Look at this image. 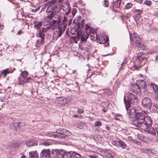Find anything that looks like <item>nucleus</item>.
<instances>
[{"instance_id": "6", "label": "nucleus", "mask_w": 158, "mask_h": 158, "mask_svg": "<svg viewBox=\"0 0 158 158\" xmlns=\"http://www.w3.org/2000/svg\"><path fill=\"white\" fill-rule=\"evenodd\" d=\"M125 105L130 118H132L134 116V115H135V113H136V109L134 107H131L130 104L126 103V102L125 101Z\"/></svg>"}, {"instance_id": "30", "label": "nucleus", "mask_w": 158, "mask_h": 158, "mask_svg": "<svg viewBox=\"0 0 158 158\" xmlns=\"http://www.w3.org/2000/svg\"><path fill=\"white\" fill-rule=\"evenodd\" d=\"M22 78H26L28 75V72L26 71H24L21 72Z\"/></svg>"}, {"instance_id": "42", "label": "nucleus", "mask_w": 158, "mask_h": 158, "mask_svg": "<svg viewBox=\"0 0 158 158\" xmlns=\"http://www.w3.org/2000/svg\"><path fill=\"white\" fill-rule=\"evenodd\" d=\"M77 12V10L75 8H73L72 10V13L73 17L74 16Z\"/></svg>"}, {"instance_id": "29", "label": "nucleus", "mask_w": 158, "mask_h": 158, "mask_svg": "<svg viewBox=\"0 0 158 158\" xmlns=\"http://www.w3.org/2000/svg\"><path fill=\"white\" fill-rule=\"evenodd\" d=\"M105 156L108 158H113V156L111 155V152L110 151H106L105 152Z\"/></svg>"}, {"instance_id": "41", "label": "nucleus", "mask_w": 158, "mask_h": 158, "mask_svg": "<svg viewBox=\"0 0 158 158\" xmlns=\"http://www.w3.org/2000/svg\"><path fill=\"white\" fill-rule=\"evenodd\" d=\"M46 0L48 1V2L49 3H50L51 4H54L56 2V0Z\"/></svg>"}, {"instance_id": "43", "label": "nucleus", "mask_w": 158, "mask_h": 158, "mask_svg": "<svg viewBox=\"0 0 158 158\" xmlns=\"http://www.w3.org/2000/svg\"><path fill=\"white\" fill-rule=\"evenodd\" d=\"M144 3L145 4L149 6L151 4V2L150 1L146 0L144 1Z\"/></svg>"}, {"instance_id": "36", "label": "nucleus", "mask_w": 158, "mask_h": 158, "mask_svg": "<svg viewBox=\"0 0 158 158\" xmlns=\"http://www.w3.org/2000/svg\"><path fill=\"white\" fill-rule=\"evenodd\" d=\"M60 21H59V20H56V19H54L51 24L52 25H54L56 23H57V24H59L60 23Z\"/></svg>"}, {"instance_id": "63", "label": "nucleus", "mask_w": 158, "mask_h": 158, "mask_svg": "<svg viewBox=\"0 0 158 158\" xmlns=\"http://www.w3.org/2000/svg\"><path fill=\"white\" fill-rule=\"evenodd\" d=\"M156 131L157 135L158 136V127L157 128H156Z\"/></svg>"}, {"instance_id": "21", "label": "nucleus", "mask_w": 158, "mask_h": 158, "mask_svg": "<svg viewBox=\"0 0 158 158\" xmlns=\"http://www.w3.org/2000/svg\"><path fill=\"white\" fill-rule=\"evenodd\" d=\"M72 158H81L80 154L75 152H73L71 154Z\"/></svg>"}, {"instance_id": "61", "label": "nucleus", "mask_w": 158, "mask_h": 158, "mask_svg": "<svg viewBox=\"0 0 158 158\" xmlns=\"http://www.w3.org/2000/svg\"><path fill=\"white\" fill-rule=\"evenodd\" d=\"M106 129L107 130H109L110 129V127H107V126H106Z\"/></svg>"}, {"instance_id": "35", "label": "nucleus", "mask_w": 158, "mask_h": 158, "mask_svg": "<svg viewBox=\"0 0 158 158\" xmlns=\"http://www.w3.org/2000/svg\"><path fill=\"white\" fill-rule=\"evenodd\" d=\"M119 139H118V141H112V144L118 147Z\"/></svg>"}, {"instance_id": "49", "label": "nucleus", "mask_w": 158, "mask_h": 158, "mask_svg": "<svg viewBox=\"0 0 158 158\" xmlns=\"http://www.w3.org/2000/svg\"><path fill=\"white\" fill-rule=\"evenodd\" d=\"M72 19H70L69 21V22H68V25L69 26H70L71 23H72Z\"/></svg>"}, {"instance_id": "64", "label": "nucleus", "mask_w": 158, "mask_h": 158, "mask_svg": "<svg viewBox=\"0 0 158 158\" xmlns=\"http://www.w3.org/2000/svg\"><path fill=\"white\" fill-rule=\"evenodd\" d=\"M102 110L103 112H106L107 111V109H103Z\"/></svg>"}, {"instance_id": "53", "label": "nucleus", "mask_w": 158, "mask_h": 158, "mask_svg": "<svg viewBox=\"0 0 158 158\" xmlns=\"http://www.w3.org/2000/svg\"><path fill=\"white\" fill-rule=\"evenodd\" d=\"M155 61L156 63H158V55L155 57Z\"/></svg>"}, {"instance_id": "34", "label": "nucleus", "mask_w": 158, "mask_h": 158, "mask_svg": "<svg viewBox=\"0 0 158 158\" xmlns=\"http://www.w3.org/2000/svg\"><path fill=\"white\" fill-rule=\"evenodd\" d=\"M42 145L45 146H48L52 145V143L51 142L47 141L43 142L41 143Z\"/></svg>"}, {"instance_id": "48", "label": "nucleus", "mask_w": 158, "mask_h": 158, "mask_svg": "<svg viewBox=\"0 0 158 158\" xmlns=\"http://www.w3.org/2000/svg\"><path fill=\"white\" fill-rule=\"evenodd\" d=\"M133 141L138 145H140L141 144V143L140 142L138 141H137L135 140H134Z\"/></svg>"}, {"instance_id": "62", "label": "nucleus", "mask_w": 158, "mask_h": 158, "mask_svg": "<svg viewBox=\"0 0 158 158\" xmlns=\"http://www.w3.org/2000/svg\"><path fill=\"white\" fill-rule=\"evenodd\" d=\"M73 116L75 118H77L78 117V115L77 114H74L73 115Z\"/></svg>"}, {"instance_id": "55", "label": "nucleus", "mask_w": 158, "mask_h": 158, "mask_svg": "<svg viewBox=\"0 0 158 158\" xmlns=\"http://www.w3.org/2000/svg\"><path fill=\"white\" fill-rule=\"evenodd\" d=\"M114 118L115 119L117 120H119L120 118H119L118 117H117L116 115V116L114 117Z\"/></svg>"}, {"instance_id": "17", "label": "nucleus", "mask_w": 158, "mask_h": 158, "mask_svg": "<svg viewBox=\"0 0 158 158\" xmlns=\"http://www.w3.org/2000/svg\"><path fill=\"white\" fill-rule=\"evenodd\" d=\"M38 156V154L36 151H32L29 152V157L31 158H36Z\"/></svg>"}, {"instance_id": "4", "label": "nucleus", "mask_w": 158, "mask_h": 158, "mask_svg": "<svg viewBox=\"0 0 158 158\" xmlns=\"http://www.w3.org/2000/svg\"><path fill=\"white\" fill-rule=\"evenodd\" d=\"M127 100L126 99L125 95L124 97V104H125V100L126 103H131V104H135L137 103L138 99L136 97L134 94L131 93H128L127 95Z\"/></svg>"}, {"instance_id": "52", "label": "nucleus", "mask_w": 158, "mask_h": 158, "mask_svg": "<svg viewBox=\"0 0 158 158\" xmlns=\"http://www.w3.org/2000/svg\"><path fill=\"white\" fill-rule=\"evenodd\" d=\"M89 158H97L94 155H89L88 156Z\"/></svg>"}, {"instance_id": "27", "label": "nucleus", "mask_w": 158, "mask_h": 158, "mask_svg": "<svg viewBox=\"0 0 158 158\" xmlns=\"http://www.w3.org/2000/svg\"><path fill=\"white\" fill-rule=\"evenodd\" d=\"M53 17L55 19L58 20L60 22L61 16L59 13H56L54 14Z\"/></svg>"}, {"instance_id": "15", "label": "nucleus", "mask_w": 158, "mask_h": 158, "mask_svg": "<svg viewBox=\"0 0 158 158\" xmlns=\"http://www.w3.org/2000/svg\"><path fill=\"white\" fill-rule=\"evenodd\" d=\"M150 90L151 91L152 93H154L156 94H157L158 92V88L156 85L155 84H150Z\"/></svg>"}, {"instance_id": "47", "label": "nucleus", "mask_w": 158, "mask_h": 158, "mask_svg": "<svg viewBox=\"0 0 158 158\" xmlns=\"http://www.w3.org/2000/svg\"><path fill=\"white\" fill-rule=\"evenodd\" d=\"M83 110L82 109H81L80 108H79L77 110V112L78 113H82L83 112Z\"/></svg>"}, {"instance_id": "23", "label": "nucleus", "mask_w": 158, "mask_h": 158, "mask_svg": "<svg viewBox=\"0 0 158 158\" xmlns=\"http://www.w3.org/2000/svg\"><path fill=\"white\" fill-rule=\"evenodd\" d=\"M18 125L16 123H12L10 125V127L12 129L16 130L17 129Z\"/></svg>"}, {"instance_id": "3", "label": "nucleus", "mask_w": 158, "mask_h": 158, "mask_svg": "<svg viewBox=\"0 0 158 158\" xmlns=\"http://www.w3.org/2000/svg\"><path fill=\"white\" fill-rule=\"evenodd\" d=\"M56 132L59 134H61L62 135H55L53 133H51L48 134V135L49 136H54L55 138L57 137L59 138H63L65 137V135H67L70 136L71 133L70 131L67 130L65 129H63L62 128H59L56 131Z\"/></svg>"}, {"instance_id": "45", "label": "nucleus", "mask_w": 158, "mask_h": 158, "mask_svg": "<svg viewBox=\"0 0 158 158\" xmlns=\"http://www.w3.org/2000/svg\"><path fill=\"white\" fill-rule=\"evenodd\" d=\"M50 158H59L58 155L55 153V154H53L51 156Z\"/></svg>"}, {"instance_id": "58", "label": "nucleus", "mask_w": 158, "mask_h": 158, "mask_svg": "<svg viewBox=\"0 0 158 158\" xmlns=\"http://www.w3.org/2000/svg\"><path fill=\"white\" fill-rule=\"evenodd\" d=\"M154 141V142L158 143V137L155 139Z\"/></svg>"}, {"instance_id": "37", "label": "nucleus", "mask_w": 158, "mask_h": 158, "mask_svg": "<svg viewBox=\"0 0 158 158\" xmlns=\"http://www.w3.org/2000/svg\"><path fill=\"white\" fill-rule=\"evenodd\" d=\"M137 137L140 140L143 141L144 136L142 134H139L138 135Z\"/></svg>"}, {"instance_id": "54", "label": "nucleus", "mask_w": 158, "mask_h": 158, "mask_svg": "<svg viewBox=\"0 0 158 158\" xmlns=\"http://www.w3.org/2000/svg\"><path fill=\"white\" fill-rule=\"evenodd\" d=\"M80 125L78 127L80 128L81 129L82 128V123H79Z\"/></svg>"}, {"instance_id": "16", "label": "nucleus", "mask_w": 158, "mask_h": 158, "mask_svg": "<svg viewBox=\"0 0 158 158\" xmlns=\"http://www.w3.org/2000/svg\"><path fill=\"white\" fill-rule=\"evenodd\" d=\"M34 24V27L37 29H39L42 26L43 21H38L37 22L36 20H35L33 22Z\"/></svg>"}, {"instance_id": "39", "label": "nucleus", "mask_w": 158, "mask_h": 158, "mask_svg": "<svg viewBox=\"0 0 158 158\" xmlns=\"http://www.w3.org/2000/svg\"><path fill=\"white\" fill-rule=\"evenodd\" d=\"M26 144L28 147H30L35 145L34 143L32 142H28L26 143Z\"/></svg>"}, {"instance_id": "60", "label": "nucleus", "mask_w": 158, "mask_h": 158, "mask_svg": "<svg viewBox=\"0 0 158 158\" xmlns=\"http://www.w3.org/2000/svg\"><path fill=\"white\" fill-rule=\"evenodd\" d=\"M22 32V31L21 30H20L18 32L17 34L18 35H20L21 34Z\"/></svg>"}, {"instance_id": "46", "label": "nucleus", "mask_w": 158, "mask_h": 158, "mask_svg": "<svg viewBox=\"0 0 158 158\" xmlns=\"http://www.w3.org/2000/svg\"><path fill=\"white\" fill-rule=\"evenodd\" d=\"M108 2L107 1L105 0L104 1V6L105 7H107L108 5Z\"/></svg>"}, {"instance_id": "8", "label": "nucleus", "mask_w": 158, "mask_h": 158, "mask_svg": "<svg viewBox=\"0 0 158 158\" xmlns=\"http://www.w3.org/2000/svg\"><path fill=\"white\" fill-rule=\"evenodd\" d=\"M141 103L144 107L149 109L152 106V101L150 98L145 97L142 99Z\"/></svg>"}, {"instance_id": "32", "label": "nucleus", "mask_w": 158, "mask_h": 158, "mask_svg": "<svg viewBox=\"0 0 158 158\" xmlns=\"http://www.w3.org/2000/svg\"><path fill=\"white\" fill-rule=\"evenodd\" d=\"M133 4L130 3H128L125 6V8L126 9H128L131 8Z\"/></svg>"}, {"instance_id": "19", "label": "nucleus", "mask_w": 158, "mask_h": 158, "mask_svg": "<svg viewBox=\"0 0 158 158\" xmlns=\"http://www.w3.org/2000/svg\"><path fill=\"white\" fill-rule=\"evenodd\" d=\"M44 32H45V31L42 28L39 31V36L43 40L44 39V36L45 35Z\"/></svg>"}, {"instance_id": "31", "label": "nucleus", "mask_w": 158, "mask_h": 158, "mask_svg": "<svg viewBox=\"0 0 158 158\" xmlns=\"http://www.w3.org/2000/svg\"><path fill=\"white\" fill-rule=\"evenodd\" d=\"M121 2V0H117L115 5V6L116 8H120Z\"/></svg>"}, {"instance_id": "56", "label": "nucleus", "mask_w": 158, "mask_h": 158, "mask_svg": "<svg viewBox=\"0 0 158 158\" xmlns=\"http://www.w3.org/2000/svg\"><path fill=\"white\" fill-rule=\"evenodd\" d=\"M116 115L119 118H121L122 117V116H123V115L120 114H116Z\"/></svg>"}, {"instance_id": "20", "label": "nucleus", "mask_w": 158, "mask_h": 158, "mask_svg": "<svg viewBox=\"0 0 158 158\" xmlns=\"http://www.w3.org/2000/svg\"><path fill=\"white\" fill-rule=\"evenodd\" d=\"M118 147H121L123 149L127 147V145L124 142L121 140L119 139Z\"/></svg>"}, {"instance_id": "5", "label": "nucleus", "mask_w": 158, "mask_h": 158, "mask_svg": "<svg viewBox=\"0 0 158 158\" xmlns=\"http://www.w3.org/2000/svg\"><path fill=\"white\" fill-rule=\"evenodd\" d=\"M148 123L146 124L145 125L146 126V128H144L145 129H142V130L148 132L149 133L155 135L156 134V131L153 127H152L151 126L152 124V119H150L148 118V119H146Z\"/></svg>"}, {"instance_id": "10", "label": "nucleus", "mask_w": 158, "mask_h": 158, "mask_svg": "<svg viewBox=\"0 0 158 158\" xmlns=\"http://www.w3.org/2000/svg\"><path fill=\"white\" fill-rule=\"evenodd\" d=\"M89 35L87 32H82L80 35H78L77 36V39H81V42H85L86 41L87 38H88Z\"/></svg>"}, {"instance_id": "1", "label": "nucleus", "mask_w": 158, "mask_h": 158, "mask_svg": "<svg viewBox=\"0 0 158 158\" xmlns=\"http://www.w3.org/2000/svg\"><path fill=\"white\" fill-rule=\"evenodd\" d=\"M149 118L151 119L148 116H145L142 112L136 113L135 118L133 120L131 121L130 123L133 124L135 127H138L141 129H145V125L148 123L147 119Z\"/></svg>"}, {"instance_id": "12", "label": "nucleus", "mask_w": 158, "mask_h": 158, "mask_svg": "<svg viewBox=\"0 0 158 158\" xmlns=\"http://www.w3.org/2000/svg\"><path fill=\"white\" fill-rule=\"evenodd\" d=\"M146 58L144 57L143 55L140 56L139 54H138V55L136 56L135 63L137 62L139 63L137 64L138 65H141L140 64L141 62H143V64H144L146 62Z\"/></svg>"}, {"instance_id": "44", "label": "nucleus", "mask_w": 158, "mask_h": 158, "mask_svg": "<svg viewBox=\"0 0 158 158\" xmlns=\"http://www.w3.org/2000/svg\"><path fill=\"white\" fill-rule=\"evenodd\" d=\"M135 14L138 15L141 13L142 11L139 10L135 9Z\"/></svg>"}, {"instance_id": "40", "label": "nucleus", "mask_w": 158, "mask_h": 158, "mask_svg": "<svg viewBox=\"0 0 158 158\" xmlns=\"http://www.w3.org/2000/svg\"><path fill=\"white\" fill-rule=\"evenodd\" d=\"M53 13H52L50 15L47 16V18L49 19H52L53 18Z\"/></svg>"}, {"instance_id": "57", "label": "nucleus", "mask_w": 158, "mask_h": 158, "mask_svg": "<svg viewBox=\"0 0 158 158\" xmlns=\"http://www.w3.org/2000/svg\"><path fill=\"white\" fill-rule=\"evenodd\" d=\"M89 27L88 25L86 24L85 25V29L87 30H88L89 28Z\"/></svg>"}, {"instance_id": "38", "label": "nucleus", "mask_w": 158, "mask_h": 158, "mask_svg": "<svg viewBox=\"0 0 158 158\" xmlns=\"http://www.w3.org/2000/svg\"><path fill=\"white\" fill-rule=\"evenodd\" d=\"M102 123L99 121H97L95 122L94 126L95 127L101 126L102 125Z\"/></svg>"}, {"instance_id": "9", "label": "nucleus", "mask_w": 158, "mask_h": 158, "mask_svg": "<svg viewBox=\"0 0 158 158\" xmlns=\"http://www.w3.org/2000/svg\"><path fill=\"white\" fill-rule=\"evenodd\" d=\"M61 9L64 12L65 14L67 15L69 14L71 11V7L70 5L68 2H64L62 3Z\"/></svg>"}, {"instance_id": "26", "label": "nucleus", "mask_w": 158, "mask_h": 158, "mask_svg": "<svg viewBox=\"0 0 158 158\" xmlns=\"http://www.w3.org/2000/svg\"><path fill=\"white\" fill-rule=\"evenodd\" d=\"M44 39L43 40L41 39L38 40H36V45L37 47L40 46V45L42 44L43 43V42L44 41Z\"/></svg>"}, {"instance_id": "25", "label": "nucleus", "mask_w": 158, "mask_h": 158, "mask_svg": "<svg viewBox=\"0 0 158 158\" xmlns=\"http://www.w3.org/2000/svg\"><path fill=\"white\" fill-rule=\"evenodd\" d=\"M54 6L52 5H49L46 10V12L48 13H53Z\"/></svg>"}, {"instance_id": "13", "label": "nucleus", "mask_w": 158, "mask_h": 158, "mask_svg": "<svg viewBox=\"0 0 158 158\" xmlns=\"http://www.w3.org/2000/svg\"><path fill=\"white\" fill-rule=\"evenodd\" d=\"M131 87V90L135 93H138L141 91V89L136 83L132 84Z\"/></svg>"}, {"instance_id": "2", "label": "nucleus", "mask_w": 158, "mask_h": 158, "mask_svg": "<svg viewBox=\"0 0 158 158\" xmlns=\"http://www.w3.org/2000/svg\"><path fill=\"white\" fill-rule=\"evenodd\" d=\"M130 38L132 44L137 46H139L140 47L143 45V44L141 43L139 36L136 33L133 32V34L130 33Z\"/></svg>"}, {"instance_id": "51", "label": "nucleus", "mask_w": 158, "mask_h": 158, "mask_svg": "<svg viewBox=\"0 0 158 158\" xmlns=\"http://www.w3.org/2000/svg\"><path fill=\"white\" fill-rule=\"evenodd\" d=\"M31 77H28L26 78V81H27V82L30 80H31Z\"/></svg>"}, {"instance_id": "50", "label": "nucleus", "mask_w": 158, "mask_h": 158, "mask_svg": "<svg viewBox=\"0 0 158 158\" xmlns=\"http://www.w3.org/2000/svg\"><path fill=\"white\" fill-rule=\"evenodd\" d=\"M18 125L17 128L22 127V124L19 122L17 123Z\"/></svg>"}, {"instance_id": "18", "label": "nucleus", "mask_w": 158, "mask_h": 158, "mask_svg": "<svg viewBox=\"0 0 158 158\" xmlns=\"http://www.w3.org/2000/svg\"><path fill=\"white\" fill-rule=\"evenodd\" d=\"M67 21L68 19L65 16H64L62 20V24L61 25L59 24L58 26H63V28L65 29L67 25Z\"/></svg>"}, {"instance_id": "7", "label": "nucleus", "mask_w": 158, "mask_h": 158, "mask_svg": "<svg viewBox=\"0 0 158 158\" xmlns=\"http://www.w3.org/2000/svg\"><path fill=\"white\" fill-rule=\"evenodd\" d=\"M64 30L65 29L63 28V26H58L57 29L54 32L53 35L54 39L56 40L58 37L61 36Z\"/></svg>"}, {"instance_id": "28", "label": "nucleus", "mask_w": 158, "mask_h": 158, "mask_svg": "<svg viewBox=\"0 0 158 158\" xmlns=\"http://www.w3.org/2000/svg\"><path fill=\"white\" fill-rule=\"evenodd\" d=\"M23 78V79H21V78H19V85H22L27 82V81H26V78Z\"/></svg>"}, {"instance_id": "14", "label": "nucleus", "mask_w": 158, "mask_h": 158, "mask_svg": "<svg viewBox=\"0 0 158 158\" xmlns=\"http://www.w3.org/2000/svg\"><path fill=\"white\" fill-rule=\"evenodd\" d=\"M136 83L140 89H145L147 87L146 83L143 80H139L137 81Z\"/></svg>"}, {"instance_id": "33", "label": "nucleus", "mask_w": 158, "mask_h": 158, "mask_svg": "<svg viewBox=\"0 0 158 158\" xmlns=\"http://www.w3.org/2000/svg\"><path fill=\"white\" fill-rule=\"evenodd\" d=\"M99 40L100 41V43L101 44H104L106 42V40H105V39L103 37H101L99 38Z\"/></svg>"}, {"instance_id": "11", "label": "nucleus", "mask_w": 158, "mask_h": 158, "mask_svg": "<svg viewBox=\"0 0 158 158\" xmlns=\"http://www.w3.org/2000/svg\"><path fill=\"white\" fill-rule=\"evenodd\" d=\"M50 152V150L49 149H43L40 154V158H49Z\"/></svg>"}, {"instance_id": "59", "label": "nucleus", "mask_w": 158, "mask_h": 158, "mask_svg": "<svg viewBox=\"0 0 158 158\" xmlns=\"http://www.w3.org/2000/svg\"><path fill=\"white\" fill-rule=\"evenodd\" d=\"M137 2H138V3H141L142 1L143 0H135Z\"/></svg>"}, {"instance_id": "22", "label": "nucleus", "mask_w": 158, "mask_h": 158, "mask_svg": "<svg viewBox=\"0 0 158 158\" xmlns=\"http://www.w3.org/2000/svg\"><path fill=\"white\" fill-rule=\"evenodd\" d=\"M77 29L76 27H73L70 30V33L73 35H76L77 34V36L79 35Z\"/></svg>"}, {"instance_id": "24", "label": "nucleus", "mask_w": 158, "mask_h": 158, "mask_svg": "<svg viewBox=\"0 0 158 158\" xmlns=\"http://www.w3.org/2000/svg\"><path fill=\"white\" fill-rule=\"evenodd\" d=\"M54 26H53V25L50 24V25L46 27H43L42 28H43V29L44 30V31H45V32H46L49 29L53 30L54 29Z\"/></svg>"}]
</instances>
